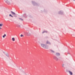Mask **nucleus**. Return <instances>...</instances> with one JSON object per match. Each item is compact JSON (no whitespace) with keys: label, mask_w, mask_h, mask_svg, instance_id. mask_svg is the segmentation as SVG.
<instances>
[{"label":"nucleus","mask_w":75,"mask_h":75,"mask_svg":"<svg viewBox=\"0 0 75 75\" xmlns=\"http://www.w3.org/2000/svg\"><path fill=\"white\" fill-rule=\"evenodd\" d=\"M19 19L20 20H22V21H23V19H21V18H19Z\"/></svg>","instance_id":"obj_16"},{"label":"nucleus","mask_w":75,"mask_h":75,"mask_svg":"<svg viewBox=\"0 0 75 75\" xmlns=\"http://www.w3.org/2000/svg\"><path fill=\"white\" fill-rule=\"evenodd\" d=\"M2 26H3V23H0V27H1Z\"/></svg>","instance_id":"obj_10"},{"label":"nucleus","mask_w":75,"mask_h":75,"mask_svg":"<svg viewBox=\"0 0 75 75\" xmlns=\"http://www.w3.org/2000/svg\"><path fill=\"white\" fill-rule=\"evenodd\" d=\"M55 55L56 56H59L60 55V53L58 52H56L55 54Z\"/></svg>","instance_id":"obj_4"},{"label":"nucleus","mask_w":75,"mask_h":75,"mask_svg":"<svg viewBox=\"0 0 75 75\" xmlns=\"http://www.w3.org/2000/svg\"><path fill=\"white\" fill-rule=\"evenodd\" d=\"M50 51L52 53H55V52L52 50H50Z\"/></svg>","instance_id":"obj_8"},{"label":"nucleus","mask_w":75,"mask_h":75,"mask_svg":"<svg viewBox=\"0 0 75 75\" xmlns=\"http://www.w3.org/2000/svg\"><path fill=\"white\" fill-rule=\"evenodd\" d=\"M2 55L4 57V58H5V59H7V57H8V58H10V56H9V55H8V53L6 54L5 55L2 54Z\"/></svg>","instance_id":"obj_2"},{"label":"nucleus","mask_w":75,"mask_h":75,"mask_svg":"<svg viewBox=\"0 0 75 75\" xmlns=\"http://www.w3.org/2000/svg\"><path fill=\"white\" fill-rule=\"evenodd\" d=\"M1 29H2V28H1V27H0V30H1Z\"/></svg>","instance_id":"obj_18"},{"label":"nucleus","mask_w":75,"mask_h":75,"mask_svg":"<svg viewBox=\"0 0 75 75\" xmlns=\"http://www.w3.org/2000/svg\"><path fill=\"white\" fill-rule=\"evenodd\" d=\"M9 17H13V16L11 15V14H9Z\"/></svg>","instance_id":"obj_13"},{"label":"nucleus","mask_w":75,"mask_h":75,"mask_svg":"<svg viewBox=\"0 0 75 75\" xmlns=\"http://www.w3.org/2000/svg\"><path fill=\"white\" fill-rule=\"evenodd\" d=\"M12 40L13 41H15V39H14V38H12Z\"/></svg>","instance_id":"obj_12"},{"label":"nucleus","mask_w":75,"mask_h":75,"mask_svg":"<svg viewBox=\"0 0 75 75\" xmlns=\"http://www.w3.org/2000/svg\"><path fill=\"white\" fill-rule=\"evenodd\" d=\"M46 43V44H51V43L48 40H47V41Z\"/></svg>","instance_id":"obj_6"},{"label":"nucleus","mask_w":75,"mask_h":75,"mask_svg":"<svg viewBox=\"0 0 75 75\" xmlns=\"http://www.w3.org/2000/svg\"><path fill=\"white\" fill-rule=\"evenodd\" d=\"M46 33H47V32L46 31Z\"/></svg>","instance_id":"obj_22"},{"label":"nucleus","mask_w":75,"mask_h":75,"mask_svg":"<svg viewBox=\"0 0 75 75\" xmlns=\"http://www.w3.org/2000/svg\"><path fill=\"white\" fill-rule=\"evenodd\" d=\"M11 20V21H12V20Z\"/></svg>","instance_id":"obj_21"},{"label":"nucleus","mask_w":75,"mask_h":75,"mask_svg":"<svg viewBox=\"0 0 75 75\" xmlns=\"http://www.w3.org/2000/svg\"><path fill=\"white\" fill-rule=\"evenodd\" d=\"M40 45L42 48H43L45 49H48V48L49 46L47 45H45L42 43Z\"/></svg>","instance_id":"obj_1"},{"label":"nucleus","mask_w":75,"mask_h":75,"mask_svg":"<svg viewBox=\"0 0 75 75\" xmlns=\"http://www.w3.org/2000/svg\"><path fill=\"white\" fill-rule=\"evenodd\" d=\"M69 74H70V75H72V72L69 71Z\"/></svg>","instance_id":"obj_7"},{"label":"nucleus","mask_w":75,"mask_h":75,"mask_svg":"<svg viewBox=\"0 0 75 75\" xmlns=\"http://www.w3.org/2000/svg\"><path fill=\"white\" fill-rule=\"evenodd\" d=\"M54 59H55L56 61H58V60H61V57H59V58L57 57H54Z\"/></svg>","instance_id":"obj_3"},{"label":"nucleus","mask_w":75,"mask_h":75,"mask_svg":"<svg viewBox=\"0 0 75 75\" xmlns=\"http://www.w3.org/2000/svg\"><path fill=\"white\" fill-rule=\"evenodd\" d=\"M21 37H24V35H21Z\"/></svg>","instance_id":"obj_15"},{"label":"nucleus","mask_w":75,"mask_h":75,"mask_svg":"<svg viewBox=\"0 0 75 75\" xmlns=\"http://www.w3.org/2000/svg\"><path fill=\"white\" fill-rule=\"evenodd\" d=\"M22 74L23 75H27V74H26L25 72H24V71H22Z\"/></svg>","instance_id":"obj_5"},{"label":"nucleus","mask_w":75,"mask_h":75,"mask_svg":"<svg viewBox=\"0 0 75 75\" xmlns=\"http://www.w3.org/2000/svg\"><path fill=\"white\" fill-rule=\"evenodd\" d=\"M73 1H75V0H73Z\"/></svg>","instance_id":"obj_20"},{"label":"nucleus","mask_w":75,"mask_h":75,"mask_svg":"<svg viewBox=\"0 0 75 75\" xmlns=\"http://www.w3.org/2000/svg\"><path fill=\"white\" fill-rule=\"evenodd\" d=\"M11 13H12V15H16V13H14V12H13L11 11Z\"/></svg>","instance_id":"obj_9"},{"label":"nucleus","mask_w":75,"mask_h":75,"mask_svg":"<svg viewBox=\"0 0 75 75\" xmlns=\"http://www.w3.org/2000/svg\"><path fill=\"white\" fill-rule=\"evenodd\" d=\"M28 35H30V33H28Z\"/></svg>","instance_id":"obj_19"},{"label":"nucleus","mask_w":75,"mask_h":75,"mask_svg":"<svg viewBox=\"0 0 75 75\" xmlns=\"http://www.w3.org/2000/svg\"><path fill=\"white\" fill-rule=\"evenodd\" d=\"M6 34H4V35H3L2 36V37L3 38H5V37H6Z\"/></svg>","instance_id":"obj_11"},{"label":"nucleus","mask_w":75,"mask_h":75,"mask_svg":"<svg viewBox=\"0 0 75 75\" xmlns=\"http://www.w3.org/2000/svg\"><path fill=\"white\" fill-rule=\"evenodd\" d=\"M62 67H64V64H63L62 65Z\"/></svg>","instance_id":"obj_17"},{"label":"nucleus","mask_w":75,"mask_h":75,"mask_svg":"<svg viewBox=\"0 0 75 75\" xmlns=\"http://www.w3.org/2000/svg\"><path fill=\"white\" fill-rule=\"evenodd\" d=\"M5 1L6 3H8V0H5Z\"/></svg>","instance_id":"obj_14"}]
</instances>
